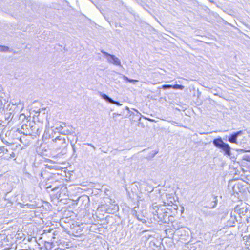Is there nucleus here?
<instances>
[{
	"label": "nucleus",
	"mask_w": 250,
	"mask_h": 250,
	"mask_svg": "<svg viewBox=\"0 0 250 250\" xmlns=\"http://www.w3.org/2000/svg\"><path fill=\"white\" fill-rule=\"evenodd\" d=\"M71 145L72 150H73L72 157L74 158V159H76L78 157V152L81 147L80 144H79V147H78L75 145V144L72 143V142H71Z\"/></svg>",
	"instance_id": "0eeeda50"
},
{
	"label": "nucleus",
	"mask_w": 250,
	"mask_h": 250,
	"mask_svg": "<svg viewBox=\"0 0 250 250\" xmlns=\"http://www.w3.org/2000/svg\"><path fill=\"white\" fill-rule=\"evenodd\" d=\"M226 138V137L222 139L221 137H218L213 139L212 144L215 147L223 151L225 154L229 155L231 154V147L228 144L223 141H228Z\"/></svg>",
	"instance_id": "f257e3e1"
},
{
	"label": "nucleus",
	"mask_w": 250,
	"mask_h": 250,
	"mask_svg": "<svg viewBox=\"0 0 250 250\" xmlns=\"http://www.w3.org/2000/svg\"><path fill=\"white\" fill-rule=\"evenodd\" d=\"M134 110L136 112V114L135 115V116H136V119L140 120L141 118V113H140L137 110H136V109H134Z\"/></svg>",
	"instance_id": "b1692460"
},
{
	"label": "nucleus",
	"mask_w": 250,
	"mask_h": 250,
	"mask_svg": "<svg viewBox=\"0 0 250 250\" xmlns=\"http://www.w3.org/2000/svg\"><path fill=\"white\" fill-rule=\"evenodd\" d=\"M243 131L242 130H239L235 132H233L230 134L228 138V141L231 143L238 144L237 138L239 136L242 135Z\"/></svg>",
	"instance_id": "20e7f679"
},
{
	"label": "nucleus",
	"mask_w": 250,
	"mask_h": 250,
	"mask_svg": "<svg viewBox=\"0 0 250 250\" xmlns=\"http://www.w3.org/2000/svg\"><path fill=\"white\" fill-rule=\"evenodd\" d=\"M85 201L87 202V203H88L89 201V198L88 197H85Z\"/></svg>",
	"instance_id": "2f4dec72"
},
{
	"label": "nucleus",
	"mask_w": 250,
	"mask_h": 250,
	"mask_svg": "<svg viewBox=\"0 0 250 250\" xmlns=\"http://www.w3.org/2000/svg\"><path fill=\"white\" fill-rule=\"evenodd\" d=\"M154 211L152 212V213L154 216V219L155 220V217H157L159 216V214L160 213V209L157 206H155L153 208Z\"/></svg>",
	"instance_id": "f8f14e48"
},
{
	"label": "nucleus",
	"mask_w": 250,
	"mask_h": 250,
	"mask_svg": "<svg viewBox=\"0 0 250 250\" xmlns=\"http://www.w3.org/2000/svg\"><path fill=\"white\" fill-rule=\"evenodd\" d=\"M119 209V207L117 205H114L113 208H106V212L109 214H114Z\"/></svg>",
	"instance_id": "9d476101"
},
{
	"label": "nucleus",
	"mask_w": 250,
	"mask_h": 250,
	"mask_svg": "<svg viewBox=\"0 0 250 250\" xmlns=\"http://www.w3.org/2000/svg\"><path fill=\"white\" fill-rule=\"evenodd\" d=\"M171 210V208H161L160 209L159 216L155 217V220L163 223H169L170 221V218H173V216L170 215Z\"/></svg>",
	"instance_id": "f03ea898"
},
{
	"label": "nucleus",
	"mask_w": 250,
	"mask_h": 250,
	"mask_svg": "<svg viewBox=\"0 0 250 250\" xmlns=\"http://www.w3.org/2000/svg\"><path fill=\"white\" fill-rule=\"evenodd\" d=\"M125 108L126 110L128 111L129 113H130V116H131L132 115H134V113L131 112L127 106H125Z\"/></svg>",
	"instance_id": "bb28decb"
},
{
	"label": "nucleus",
	"mask_w": 250,
	"mask_h": 250,
	"mask_svg": "<svg viewBox=\"0 0 250 250\" xmlns=\"http://www.w3.org/2000/svg\"><path fill=\"white\" fill-rule=\"evenodd\" d=\"M53 141L55 142L59 141L58 145H60L62 148H65L67 146L68 144L66 142L65 139L62 136L60 135L56 137Z\"/></svg>",
	"instance_id": "423d86ee"
},
{
	"label": "nucleus",
	"mask_w": 250,
	"mask_h": 250,
	"mask_svg": "<svg viewBox=\"0 0 250 250\" xmlns=\"http://www.w3.org/2000/svg\"><path fill=\"white\" fill-rule=\"evenodd\" d=\"M201 212L205 217L213 216L214 215V214L211 211L205 210L204 209H201Z\"/></svg>",
	"instance_id": "9b49d317"
},
{
	"label": "nucleus",
	"mask_w": 250,
	"mask_h": 250,
	"mask_svg": "<svg viewBox=\"0 0 250 250\" xmlns=\"http://www.w3.org/2000/svg\"><path fill=\"white\" fill-rule=\"evenodd\" d=\"M36 126H32V127H31L32 132H33V131H36V130H35V129H36Z\"/></svg>",
	"instance_id": "f704fd0d"
},
{
	"label": "nucleus",
	"mask_w": 250,
	"mask_h": 250,
	"mask_svg": "<svg viewBox=\"0 0 250 250\" xmlns=\"http://www.w3.org/2000/svg\"><path fill=\"white\" fill-rule=\"evenodd\" d=\"M245 212H247V209H245Z\"/></svg>",
	"instance_id": "ea45409f"
},
{
	"label": "nucleus",
	"mask_w": 250,
	"mask_h": 250,
	"mask_svg": "<svg viewBox=\"0 0 250 250\" xmlns=\"http://www.w3.org/2000/svg\"><path fill=\"white\" fill-rule=\"evenodd\" d=\"M59 128L60 129V131H62V130L63 129V127H62V126H60L59 127Z\"/></svg>",
	"instance_id": "4c0bfd02"
},
{
	"label": "nucleus",
	"mask_w": 250,
	"mask_h": 250,
	"mask_svg": "<svg viewBox=\"0 0 250 250\" xmlns=\"http://www.w3.org/2000/svg\"><path fill=\"white\" fill-rule=\"evenodd\" d=\"M99 94L103 99H104L106 102L109 103H112L113 102V100L108 95L104 93H102L101 92H98Z\"/></svg>",
	"instance_id": "1a4fd4ad"
},
{
	"label": "nucleus",
	"mask_w": 250,
	"mask_h": 250,
	"mask_svg": "<svg viewBox=\"0 0 250 250\" xmlns=\"http://www.w3.org/2000/svg\"><path fill=\"white\" fill-rule=\"evenodd\" d=\"M172 88L175 89L183 90L184 88V86L181 84H174V85H172Z\"/></svg>",
	"instance_id": "2eb2a0df"
},
{
	"label": "nucleus",
	"mask_w": 250,
	"mask_h": 250,
	"mask_svg": "<svg viewBox=\"0 0 250 250\" xmlns=\"http://www.w3.org/2000/svg\"><path fill=\"white\" fill-rule=\"evenodd\" d=\"M53 244L50 242H46L45 243V248L48 250H51L52 248Z\"/></svg>",
	"instance_id": "6ab92c4d"
},
{
	"label": "nucleus",
	"mask_w": 250,
	"mask_h": 250,
	"mask_svg": "<svg viewBox=\"0 0 250 250\" xmlns=\"http://www.w3.org/2000/svg\"><path fill=\"white\" fill-rule=\"evenodd\" d=\"M57 167H58L57 166L49 165H46L45 167L46 169H57Z\"/></svg>",
	"instance_id": "f3484780"
},
{
	"label": "nucleus",
	"mask_w": 250,
	"mask_h": 250,
	"mask_svg": "<svg viewBox=\"0 0 250 250\" xmlns=\"http://www.w3.org/2000/svg\"><path fill=\"white\" fill-rule=\"evenodd\" d=\"M9 50V48L6 46H0V52H7Z\"/></svg>",
	"instance_id": "aec40b11"
},
{
	"label": "nucleus",
	"mask_w": 250,
	"mask_h": 250,
	"mask_svg": "<svg viewBox=\"0 0 250 250\" xmlns=\"http://www.w3.org/2000/svg\"><path fill=\"white\" fill-rule=\"evenodd\" d=\"M11 115V113H9V116L7 117V119H8L9 118H10Z\"/></svg>",
	"instance_id": "58836bf2"
},
{
	"label": "nucleus",
	"mask_w": 250,
	"mask_h": 250,
	"mask_svg": "<svg viewBox=\"0 0 250 250\" xmlns=\"http://www.w3.org/2000/svg\"><path fill=\"white\" fill-rule=\"evenodd\" d=\"M3 142L5 144H10V143H9L8 142L6 141H4L3 139H2Z\"/></svg>",
	"instance_id": "72a5a7b5"
},
{
	"label": "nucleus",
	"mask_w": 250,
	"mask_h": 250,
	"mask_svg": "<svg viewBox=\"0 0 250 250\" xmlns=\"http://www.w3.org/2000/svg\"><path fill=\"white\" fill-rule=\"evenodd\" d=\"M39 175H40L41 177H42L43 178H44L43 177V174H42V172H41L40 173H39Z\"/></svg>",
	"instance_id": "e433bc0d"
},
{
	"label": "nucleus",
	"mask_w": 250,
	"mask_h": 250,
	"mask_svg": "<svg viewBox=\"0 0 250 250\" xmlns=\"http://www.w3.org/2000/svg\"><path fill=\"white\" fill-rule=\"evenodd\" d=\"M84 208H87V207H86V204H85V206H84Z\"/></svg>",
	"instance_id": "37998d69"
},
{
	"label": "nucleus",
	"mask_w": 250,
	"mask_h": 250,
	"mask_svg": "<svg viewBox=\"0 0 250 250\" xmlns=\"http://www.w3.org/2000/svg\"><path fill=\"white\" fill-rule=\"evenodd\" d=\"M158 153V150H155V151H152L151 152H150L149 154V155H148V158H153L157 153Z\"/></svg>",
	"instance_id": "a211bd4d"
},
{
	"label": "nucleus",
	"mask_w": 250,
	"mask_h": 250,
	"mask_svg": "<svg viewBox=\"0 0 250 250\" xmlns=\"http://www.w3.org/2000/svg\"><path fill=\"white\" fill-rule=\"evenodd\" d=\"M212 201L210 205H206L204 206V208H215L218 203V199L217 197L215 196H212Z\"/></svg>",
	"instance_id": "6e6552de"
},
{
	"label": "nucleus",
	"mask_w": 250,
	"mask_h": 250,
	"mask_svg": "<svg viewBox=\"0 0 250 250\" xmlns=\"http://www.w3.org/2000/svg\"><path fill=\"white\" fill-rule=\"evenodd\" d=\"M240 151L242 152H250V150H246L245 149H241Z\"/></svg>",
	"instance_id": "473e14b6"
},
{
	"label": "nucleus",
	"mask_w": 250,
	"mask_h": 250,
	"mask_svg": "<svg viewBox=\"0 0 250 250\" xmlns=\"http://www.w3.org/2000/svg\"><path fill=\"white\" fill-rule=\"evenodd\" d=\"M66 124L65 123H63V125H64Z\"/></svg>",
	"instance_id": "a19ab883"
},
{
	"label": "nucleus",
	"mask_w": 250,
	"mask_h": 250,
	"mask_svg": "<svg viewBox=\"0 0 250 250\" xmlns=\"http://www.w3.org/2000/svg\"><path fill=\"white\" fill-rule=\"evenodd\" d=\"M84 145H87V146H91L92 147H93L94 148V149H96V147L91 144H90V143H85L84 144Z\"/></svg>",
	"instance_id": "c756f323"
},
{
	"label": "nucleus",
	"mask_w": 250,
	"mask_h": 250,
	"mask_svg": "<svg viewBox=\"0 0 250 250\" xmlns=\"http://www.w3.org/2000/svg\"><path fill=\"white\" fill-rule=\"evenodd\" d=\"M59 188V187L58 186L57 187H54L52 189H51V191H56L58 188Z\"/></svg>",
	"instance_id": "7c9ffc66"
},
{
	"label": "nucleus",
	"mask_w": 250,
	"mask_h": 250,
	"mask_svg": "<svg viewBox=\"0 0 250 250\" xmlns=\"http://www.w3.org/2000/svg\"><path fill=\"white\" fill-rule=\"evenodd\" d=\"M136 217L137 219L139 220L140 221H141L142 223L145 224L146 223V221L144 218V216L140 215L139 214H138Z\"/></svg>",
	"instance_id": "4468645a"
},
{
	"label": "nucleus",
	"mask_w": 250,
	"mask_h": 250,
	"mask_svg": "<svg viewBox=\"0 0 250 250\" xmlns=\"http://www.w3.org/2000/svg\"><path fill=\"white\" fill-rule=\"evenodd\" d=\"M24 125H23L21 126V129H20L19 128H12L10 132H19V133H21V129H24Z\"/></svg>",
	"instance_id": "dca6fc26"
},
{
	"label": "nucleus",
	"mask_w": 250,
	"mask_h": 250,
	"mask_svg": "<svg viewBox=\"0 0 250 250\" xmlns=\"http://www.w3.org/2000/svg\"><path fill=\"white\" fill-rule=\"evenodd\" d=\"M40 132H41V130H40L39 128H37V129L36 130V131H33V133H35L36 134H38L40 133Z\"/></svg>",
	"instance_id": "c85d7f7f"
},
{
	"label": "nucleus",
	"mask_w": 250,
	"mask_h": 250,
	"mask_svg": "<svg viewBox=\"0 0 250 250\" xmlns=\"http://www.w3.org/2000/svg\"><path fill=\"white\" fill-rule=\"evenodd\" d=\"M123 79L124 80H125V81L129 82V83H133L134 81H136V80L130 79V78H128L127 76H125V75H123Z\"/></svg>",
	"instance_id": "412c9836"
},
{
	"label": "nucleus",
	"mask_w": 250,
	"mask_h": 250,
	"mask_svg": "<svg viewBox=\"0 0 250 250\" xmlns=\"http://www.w3.org/2000/svg\"><path fill=\"white\" fill-rule=\"evenodd\" d=\"M111 104H116V105H118V106H120V105H121V104H120V103L118 101H114V100H113V102H112Z\"/></svg>",
	"instance_id": "cd10ccee"
},
{
	"label": "nucleus",
	"mask_w": 250,
	"mask_h": 250,
	"mask_svg": "<svg viewBox=\"0 0 250 250\" xmlns=\"http://www.w3.org/2000/svg\"><path fill=\"white\" fill-rule=\"evenodd\" d=\"M172 218H170V221H171V222L172 221Z\"/></svg>",
	"instance_id": "c03bdc74"
},
{
	"label": "nucleus",
	"mask_w": 250,
	"mask_h": 250,
	"mask_svg": "<svg viewBox=\"0 0 250 250\" xmlns=\"http://www.w3.org/2000/svg\"><path fill=\"white\" fill-rule=\"evenodd\" d=\"M53 179V178L52 177H50L46 179V182L45 184V186H46V189H48L49 188H52V186L51 185H49L50 183H51V181Z\"/></svg>",
	"instance_id": "ddd939ff"
},
{
	"label": "nucleus",
	"mask_w": 250,
	"mask_h": 250,
	"mask_svg": "<svg viewBox=\"0 0 250 250\" xmlns=\"http://www.w3.org/2000/svg\"><path fill=\"white\" fill-rule=\"evenodd\" d=\"M78 141V138H77L76 140V143Z\"/></svg>",
	"instance_id": "a18cd8bd"
},
{
	"label": "nucleus",
	"mask_w": 250,
	"mask_h": 250,
	"mask_svg": "<svg viewBox=\"0 0 250 250\" xmlns=\"http://www.w3.org/2000/svg\"><path fill=\"white\" fill-rule=\"evenodd\" d=\"M66 124L65 123H63V125H64Z\"/></svg>",
	"instance_id": "79ce46f5"
},
{
	"label": "nucleus",
	"mask_w": 250,
	"mask_h": 250,
	"mask_svg": "<svg viewBox=\"0 0 250 250\" xmlns=\"http://www.w3.org/2000/svg\"><path fill=\"white\" fill-rule=\"evenodd\" d=\"M21 250H24V249H22Z\"/></svg>",
	"instance_id": "49530a36"
},
{
	"label": "nucleus",
	"mask_w": 250,
	"mask_h": 250,
	"mask_svg": "<svg viewBox=\"0 0 250 250\" xmlns=\"http://www.w3.org/2000/svg\"><path fill=\"white\" fill-rule=\"evenodd\" d=\"M140 188L141 190L147 191L148 193H150L154 190V188L151 185L145 182H143L140 185Z\"/></svg>",
	"instance_id": "39448f33"
},
{
	"label": "nucleus",
	"mask_w": 250,
	"mask_h": 250,
	"mask_svg": "<svg viewBox=\"0 0 250 250\" xmlns=\"http://www.w3.org/2000/svg\"><path fill=\"white\" fill-rule=\"evenodd\" d=\"M243 160L250 162V155H244L243 157Z\"/></svg>",
	"instance_id": "4be33fe9"
},
{
	"label": "nucleus",
	"mask_w": 250,
	"mask_h": 250,
	"mask_svg": "<svg viewBox=\"0 0 250 250\" xmlns=\"http://www.w3.org/2000/svg\"><path fill=\"white\" fill-rule=\"evenodd\" d=\"M65 132H66V133H64V134H65V135L75 134V132L74 131L71 132L69 130H66ZM64 132H65V131H64Z\"/></svg>",
	"instance_id": "393cba45"
},
{
	"label": "nucleus",
	"mask_w": 250,
	"mask_h": 250,
	"mask_svg": "<svg viewBox=\"0 0 250 250\" xmlns=\"http://www.w3.org/2000/svg\"><path fill=\"white\" fill-rule=\"evenodd\" d=\"M10 156H11V157H15V153L12 152V153L10 154Z\"/></svg>",
	"instance_id": "c9c22d12"
},
{
	"label": "nucleus",
	"mask_w": 250,
	"mask_h": 250,
	"mask_svg": "<svg viewBox=\"0 0 250 250\" xmlns=\"http://www.w3.org/2000/svg\"><path fill=\"white\" fill-rule=\"evenodd\" d=\"M101 53L104 54L105 57L107 58L109 63L113 64L114 65L122 66L121 62L119 58L114 55L110 54L108 52L104 51V50H101Z\"/></svg>",
	"instance_id": "7ed1b4c3"
},
{
	"label": "nucleus",
	"mask_w": 250,
	"mask_h": 250,
	"mask_svg": "<svg viewBox=\"0 0 250 250\" xmlns=\"http://www.w3.org/2000/svg\"><path fill=\"white\" fill-rule=\"evenodd\" d=\"M136 207L134 208L131 211V213L133 216H135V217L138 215L136 210H135Z\"/></svg>",
	"instance_id": "a878e982"
},
{
	"label": "nucleus",
	"mask_w": 250,
	"mask_h": 250,
	"mask_svg": "<svg viewBox=\"0 0 250 250\" xmlns=\"http://www.w3.org/2000/svg\"><path fill=\"white\" fill-rule=\"evenodd\" d=\"M172 88V85L169 84H165L162 86V88L164 89H170Z\"/></svg>",
	"instance_id": "5701e85b"
}]
</instances>
